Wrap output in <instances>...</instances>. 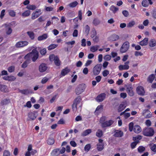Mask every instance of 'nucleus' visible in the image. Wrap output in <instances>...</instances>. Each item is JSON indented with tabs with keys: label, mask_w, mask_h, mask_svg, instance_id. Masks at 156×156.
<instances>
[{
	"label": "nucleus",
	"mask_w": 156,
	"mask_h": 156,
	"mask_svg": "<svg viewBox=\"0 0 156 156\" xmlns=\"http://www.w3.org/2000/svg\"><path fill=\"white\" fill-rule=\"evenodd\" d=\"M39 53L36 48L32 50V51L27 54L24 57V59L27 60H29L31 58L32 61L35 62L38 58Z\"/></svg>",
	"instance_id": "nucleus-1"
},
{
	"label": "nucleus",
	"mask_w": 156,
	"mask_h": 156,
	"mask_svg": "<svg viewBox=\"0 0 156 156\" xmlns=\"http://www.w3.org/2000/svg\"><path fill=\"white\" fill-rule=\"evenodd\" d=\"M81 101V99L80 96L78 97L75 99L72 105V109L74 112H76L77 110L80 111L81 110L82 106Z\"/></svg>",
	"instance_id": "nucleus-2"
},
{
	"label": "nucleus",
	"mask_w": 156,
	"mask_h": 156,
	"mask_svg": "<svg viewBox=\"0 0 156 156\" xmlns=\"http://www.w3.org/2000/svg\"><path fill=\"white\" fill-rule=\"evenodd\" d=\"M106 118L105 116H103L101 118L100 122L101 126L103 127L109 126L112 125L114 121L112 120H110L108 121H105Z\"/></svg>",
	"instance_id": "nucleus-3"
},
{
	"label": "nucleus",
	"mask_w": 156,
	"mask_h": 156,
	"mask_svg": "<svg viewBox=\"0 0 156 156\" xmlns=\"http://www.w3.org/2000/svg\"><path fill=\"white\" fill-rule=\"evenodd\" d=\"M143 135L145 136H151L154 135V131L152 128H146L143 129Z\"/></svg>",
	"instance_id": "nucleus-4"
},
{
	"label": "nucleus",
	"mask_w": 156,
	"mask_h": 156,
	"mask_svg": "<svg viewBox=\"0 0 156 156\" xmlns=\"http://www.w3.org/2000/svg\"><path fill=\"white\" fill-rule=\"evenodd\" d=\"M86 88L85 84H81L79 85L76 87L75 90V92L76 94L79 95L83 92Z\"/></svg>",
	"instance_id": "nucleus-5"
},
{
	"label": "nucleus",
	"mask_w": 156,
	"mask_h": 156,
	"mask_svg": "<svg viewBox=\"0 0 156 156\" xmlns=\"http://www.w3.org/2000/svg\"><path fill=\"white\" fill-rule=\"evenodd\" d=\"M129 43L128 41H126L124 43L122 46L120 51L122 53L126 52L129 49Z\"/></svg>",
	"instance_id": "nucleus-6"
},
{
	"label": "nucleus",
	"mask_w": 156,
	"mask_h": 156,
	"mask_svg": "<svg viewBox=\"0 0 156 156\" xmlns=\"http://www.w3.org/2000/svg\"><path fill=\"white\" fill-rule=\"evenodd\" d=\"M50 60L51 61H54L56 65L59 66L60 64V62L58 57L54 55H51L49 56Z\"/></svg>",
	"instance_id": "nucleus-7"
},
{
	"label": "nucleus",
	"mask_w": 156,
	"mask_h": 156,
	"mask_svg": "<svg viewBox=\"0 0 156 156\" xmlns=\"http://www.w3.org/2000/svg\"><path fill=\"white\" fill-rule=\"evenodd\" d=\"M42 13L41 10L40 9H37L31 15V18L34 20L38 17Z\"/></svg>",
	"instance_id": "nucleus-8"
},
{
	"label": "nucleus",
	"mask_w": 156,
	"mask_h": 156,
	"mask_svg": "<svg viewBox=\"0 0 156 156\" xmlns=\"http://www.w3.org/2000/svg\"><path fill=\"white\" fill-rule=\"evenodd\" d=\"M28 44V42L27 41H20L16 43L15 46L17 48L23 47L27 46Z\"/></svg>",
	"instance_id": "nucleus-9"
},
{
	"label": "nucleus",
	"mask_w": 156,
	"mask_h": 156,
	"mask_svg": "<svg viewBox=\"0 0 156 156\" xmlns=\"http://www.w3.org/2000/svg\"><path fill=\"white\" fill-rule=\"evenodd\" d=\"M101 70V65L97 64L95 66L93 69V73L95 75H98Z\"/></svg>",
	"instance_id": "nucleus-10"
},
{
	"label": "nucleus",
	"mask_w": 156,
	"mask_h": 156,
	"mask_svg": "<svg viewBox=\"0 0 156 156\" xmlns=\"http://www.w3.org/2000/svg\"><path fill=\"white\" fill-rule=\"evenodd\" d=\"M136 93L139 95L143 96L145 93L144 88L141 86H138L136 88Z\"/></svg>",
	"instance_id": "nucleus-11"
},
{
	"label": "nucleus",
	"mask_w": 156,
	"mask_h": 156,
	"mask_svg": "<svg viewBox=\"0 0 156 156\" xmlns=\"http://www.w3.org/2000/svg\"><path fill=\"white\" fill-rule=\"evenodd\" d=\"M129 62L128 61L125 62L124 65H121L119 66V70H128L129 68Z\"/></svg>",
	"instance_id": "nucleus-12"
},
{
	"label": "nucleus",
	"mask_w": 156,
	"mask_h": 156,
	"mask_svg": "<svg viewBox=\"0 0 156 156\" xmlns=\"http://www.w3.org/2000/svg\"><path fill=\"white\" fill-rule=\"evenodd\" d=\"M99 143L97 144V149L99 151H102L104 147V144L103 143V140L101 139L98 140Z\"/></svg>",
	"instance_id": "nucleus-13"
},
{
	"label": "nucleus",
	"mask_w": 156,
	"mask_h": 156,
	"mask_svg": "<svg viewBox=\"0 0 156 156\" xmlns=\"http://www.w3.org/2000/svg\"><path fill=\"white\" fill-rule=\"evenodd\" d=\"M36 114L37 112H30L28 114V120H34L37 117Z\"/></svg>",
	"instance_id": "nucleus-14"
},
{
	"label": "nucleus",
	"mask_w": 156,
	"mask_h": 156,
	"mask_svg": "<svg viewBox=\"0 0 156 156\" xmlns=\"http://www.w3.org/2000/svg\"><path fill=\"white\" fill-rule=\"evenodd\" d=\"M119 39V37L118 35L114 34L109 36L108 39L110 41H115L118 40Z\"/></svg>",
	"instance_id": "nucleus-15"
},
{
	"label": "nucleus",
	"mask_w": 156,
	"mask_h": 156,
	"mask_svg": "<svg viewBox=\"0 0 156 156\" xmlns=\"http://www.w3.org/2000/svg\"><path fill=\"white\" fill-rule=\"evenodd\" d=\"M47 69L46 65L44 63L41 64L38 67V70L40 73H43L45 72Z\"/></svg>",
	"instance_id": "nucleus-16"
},
{
	"label": "nucleus",
	"mask_w": 156,
	"mask_h": 156,
	"mask_svg": "<svg viewBox=\"0 0 156 156\" xmlns=\"http://www.w3.org/2000/svg\"><path fill=\"white\" fill-rule=\"evenodd\" d=\"M106 96V94L105 93H102L98 96L96 98V101L100 102L103 101L105 99Z\"/></svg>",
	"instance_id": "nucleus-17"
},
{
	"label": "nucleus",
	"mask_w": 156,
	"mask_h": 156,
	"mask_svg": "<svg viewBox=\"0 0 156 156\" xmlns=\"http://www.w3.org/2000/svg\"><path fill=\"white\" fill-rule=\"evenodd\" d=\"M150 47H154L156 46V40L154 39H151L148 43Z\"/></svg>",
	"instance_id": "nucleus-18"
},
{
	"label": "nucleus",
	"mask_w": 156,
	"mask_h": 156,
	"mask_svg": "<svg viewBox=\"0 0 156 156\" xmlns=\"http://www.w3.org/2000/svg\"><path fill=\"white\" fill-rule=\"evenodd\" d=\"M148 43V38H145L143 40L139 42V44L141 46L147 45Z\"/></svg>",
	"instance_id": "nucleus-19"
},
{
	"label": "nucleus",
	"mask_w": 156,
	"mask_h": 156,
	"mask_svg": "<svg viewBox=\"0 0 156 156\" xmlns=\"http://www.w3.org/2000/svg\"><path fill=\"white\" fill-rule=\"evenodd\" d=\"M133 130L135 133H139L141 131L142 129L139 126L135 125L134 126Z\"/></svg>",
	"instance_id": "nucleus-20"
},
{
	"label": "nucleus",
	"mask_w": 156,
	"mask_h": 156,
	"mask_svg": "<svg viewBox=\"0 0 156 156\" xmlns=\"http://www.w3.org/2000/svg\"><path fill=\"white\" fill-rule=\"evenodd\" d=\"M133 89V87L132 86L129 87L127 88V92L130 96H133L134 95V93Z\"/></svg>",
	"instance_id": "nucleus-21"
},
{
	"label": "nucleus",
	"mask_w": 156,
	"mask_h": 156,
	"mask_svg": "<svg viewBox=\"0 0 156 156\" xmlns=\"http://www.w3.org/2000/svg\"><path fill=\"white\" fill-rule=\"evenodd\" d=\"M123 135V133L122 131L120 130H116L115 131L114 135L115 136L117 137H120L122 136Z\"/></svg>",
	"instance_id": "nucleus-22"
},
{
	"label": "nucleus",
	"mask_w": 156,
	"mask_h": 156,
	"mask_svg": "<svg viewBox=\"0 0 156 156\" xmlns=\"http://www.w3.org/2000/svg\"><path fill=\"white\" fill-rule=\"evenodd\" d=\"M48 37V34H44L42 35L39 36L37 38V40L39 41H42L47 39Z\"/></svg>",
	"instance_id": "nucleus-23"
},
{
	"label": "nucleus",
	"mask_w": 156,
	"mask_h": 156,
	"mask_svg": "<svg viewBox=\"0 0 156 156\" xmlns=\"http://www.w3.org/2000/svg\"><path fill=\"white\" fill-rule=\"evenodd\" d=\"M59 149L58 148L55 149L52 151L51 155L53 156H57L59 154Z\"/></svg>",
	"instance_id": "nucleus-24"
},
{
	"label": "nucleus",
	"mask_w": 156,
	"mask_h": 156,
	"mask_svg": "<svg viewBox=\"0 0 156 156\" xmlns=\"http://www.w3.org/2000/svg\"><path fill=\"white\" fill-rule=\"evenodd\" d=\"M70 71V69H68V68H66L62 71L61 75L62 76H64L69 73Z\"/></svg>",
	"instance_id": "nucleus-25"
},
{
	"label": "nucleus",
	"mask_w": 156,
	"mask_h": 156,
	"mask_svg": "<svg viewBox=\"0 0 156 156\" xmlns=\"http://www.w3.org/2000/svg\"><path fill=\"white\" fill-rule=\"evenodd\" d=\"M92 130L90 129H86L82 133L81 135L83 136H85L90 134Z\"/></svg>",
	"instance_id": "nucleus-26"
},
{
	"label": "nucleus",
	"mask_w": 156,
	"mask_h": 156,
	"mask_svg": "<svg viewBox=\"0 0 156 156\" xmlns=\"http://www.w3.org/2000/svg\"><path fill=\"white\" fill-rule=\"evenodd\" d=\"M5 30L6 33L7 35L10 34L12 33V29L9 26H6Z\"/></svg>",
	"instance_id": "nucleus-27"
},
{
	"label": "nucleus",
	"mask_w": 156,
	"mask_h": 156,
	"mask_svg": "<svg viewBox=\"0 0 156 156\" xmlns=\"http://www.w3.org/2000/svg\"><path fill=\"white\" fill-rule=\"evenodd\" d=\"M155 78V76L154 74L150 75L148 78L147 81L150 83H152Z\"/></svg>",
	"instance_id": "nucleus-28"
},
{
	"label": "nucleus",
	"mask_w": 156,
	"mask_h": 156,
	"mask_svg": "<svg viewBox=\"0 0 156 156\" xmlns=\"http://www.w3.org/2000/svg\"><path fill=\"white\" fill-rule=\"evenodd\" d=\"M135 24V22L134 21H132L129 22L127 24V27L131 28L133 27Z\"/></svg>",
	"instance_id": "nucleus-29"
},
{
	"label": "nucleus",
	"mask_w": 156,
	"mask_h": 156,
	"mask_svg": "<svg viewBox=\"0 0 156 156\" xmlns=\"http://www.w3.org/2000/svg\"><path fill=\"white\" fill-rule=\"evenodd\" d=\"M0 90L4 92H7L9 91L8 88L5 85H2L0 88Z\"/></svg>",
	"instance_id": "nucleus-30"
},
{
	"label": "nucleus",
	"mask_w": 156,
	"mask_h": 156,
	"mask_svg": "<svg viewBox=\"0 0 156 156\" xmlns=\"http://www.w3.org/2000/svg\"><path fill=\"white\" fill-rule=\"evenodd\" d=\"M58 45L56 44H51L48 47V48L49 50H51L56 48Z\"/></svg>",
	"instance_id": "nucleus-31"
},
{
	"label": "nucleus",
	"mask_w": 156,
	"mask_h": 156,
	"mask_svg": "<svg viewBox=\"0 0 156 156\" xmlns=\"http://www.w3.org/2000/svg\"><path fill=\"white\" fill-rule=\"evenodd\" d=\"M110 9L114 13H116L119 10V9L118 8L113 5L111 6Z\"/></svg>",
	"instance_id": "nucleus-32"
},
{
	"label": "nucleus",
	"mask_w": 156,
	"mask_h": 156,
	"mask_svg": "<svg viewBox=\"0 0 156 156\" xmlns=\"http://www.w3.org/2000/svg\"><path fill=\"white\" fill-rule=\"evenodd\" d=\"M26 8L29 10H34L36 8L35 5H30L27 6Z\"/></svg>",
	"instance_id": "nucleus-33"
},
{
	"label": "nucleus",
	"mask_w": 156,
	"mask_h": 156,
	"mask_svg": "<svg viewBox=\"0 0 156 156\" xmlns=\"http://www.w3.org/2000/svg\"><path fill=\"white\" fill-rule=\"evenodd\" d=\"M31 12L29 10H26L22 14V16L23 17H26L29 16Z\"/></svg>",
	"instance_id": "nucleus-34"
},
{
	"label": "nucleus",
	"mask_w": 156,
	"mask_h": 156,
	"mask_svg": "<svg viewBox=\"0 0 156 156\" xmlns=\"http://www.w3.org/2000/svg\"><path fill=\"white\" fill-rule=\"evenodd\" d=\"M54 142V140L53 138H49L47 140V143L49 145H52L53 144Z\"/></svg>",
	"instance_id": "nucleus-35"
},
{
	"label": "nucleus",
	"mask_w": 156,
	"mask_h": 156,
	"mask_svg": "<svg viewBox=\"0 0 156 156\" xmlns=\"http://www.w3.org/2000/svg\"><path fill=\"white\" fill-rule=\"evenodd\" d=\"M49 80L48 77H43L41 81V83L42 84H44L46 83Z\"/></svg>",
	"instance_id": "nucleus-36"
},
{
	"label": "nucleus",
	"mask_w": 156,
	"mask_h": 156,
	"mask_svg": "<svg viewBox=\"0 0 156 156\" xmlns=\"http://www.w3.org/2000/svg\"><path fill=\"white\" fill-rule=\"evenodd\" d=\"M151 149L153 151H156V144H152L150 145Z\"/></svg>",
	"instance_id": "nucleus-37"
},
{
	"label": "nucleus",
	"mask_w": 156,
	"mask_h": 156,
	"mask_svg": "<svg viewBox=\"0 0 156 156\" xmlns=\"http://www.w3.org/2000/svg\"><path fill=\"white\" fill-rule=\"evenodd\" d=\"M78 4V3L76 1H75L71 2L69 4V6L71 8L75 7Z\"/></svg>",
	"instance_id": "nucleus-38"
},
{
	"label": "nucleus",
	"mask_w": 156,
	"mask_h": 156,
	"mask_svg": "<svg viewBox=\"0 0 156 156\" xmlns=\"http://www.w3.org/2000/svg\"><path fill=\"white\" fill-rule=\"evenodd\" d=\"M98 48L99 46L98 45L93 46L91 47L90 50L92 52H94L98 50Z\"/></svg>",
	"instance_id": "nucleus-39"
},
{
	"label": "nucleus",
	"mask_w": 156,
	"mask_h": 156,
	"mask_svg": "<svg viewBox=\"0 0 156 156\" xmlns=\"http://www.w3.org/2000/svg\"><path fill=\"white\" fill-rule=\"evenodd\" d=\"M27 33L31 39L33 40L34 39V34L33 32L31 31H29L27 32Z\"/></svg>",
	"instance_id": "nucleus-40"
},
{
	"label": "nucleus",
	"mask_w": 156,
	"mask_h": 156,
	"mask_svg": "<svg viewBox=\"0 0 156 156\" xmlns=\"http://www.w3.org/2000/svg\"><path fill=\"white\" fill-rule=\"evenodd\" d=\"M84 29L85 31V33L87 35L89 32L90 31V27H89L87 25H86L84 28Z\"/></svg>",
	"instance_id": "nucleus-41"
},
{
	"label": "nucleus",
	"mask_w": 156,
	"mask_h": 156,
	"mask_svg": "<svg viewBox=\"0 0 156 156\" xmlns=\"http://www.w3.org/2000/svg\"><path fill=\"white\" fill-rule=\"evenodd\" d=\"M125 108V106L124 105L121 104L118 107V110L119 112H120L124 110Z\"/></svg>",
	"instance_id": "nucleus-42"
},
{
	"label": "nucleus",
	"mask_w": 156,
	"mask_h": 156,
	"mask_svg": "<svg viewBox=\"0 0 156 156\" xmlns=\"http://www.w3.org/2000/svg\"><path fill=\"white\" fill-rule=\"evenodd\" d=\"M134 124L133 122H130L129 125V130L130 132H132L133 130Z\"/></svg>",
	"instance_id": "nucleus-43"
},
{
	"label": "nucleus",
	"mask_w": 156,
	"mask_h": 156,
	"mask_svg": "<svg viewBox=\"0 0 156 156\" xmlns=\"http://www.w3.org/2000/svg\"><path fill=\"white\" fill-rule=\"evenodd\" d=\"M109 73V71L107 69L104 70L102 72V74L103 76H107Z\"/></svg>",
	"instance_id": "nucleus-44"
},
{
	"label": "nucleus",
	"mask_w": 156,
	"mask_h": 156,
	"mask_svg": "<svg viewBox=\"0 0 156 156\" xmlns=\"http://www.w3.org/2000/svg\"><path fill=\"white\" fill-rule=\"evenodd\" d=\"M103 135L102 131L98 129L96 133V135L98 137H101Z\"/></svg>",
	"instance_id": "nucleus-45"
},
{
	"label": "nucleus",
	"mask_w": 156,
	"mask_h": 156,
	"mask_svg": "<svg viewBox=\"0 0 156 156\" xmlns=\"http://www.w3.org/2000/svg\"><path fill=\"white\" fill-rule=\"evenodd\" d=\"M40 54L42 55H44L47 52L46 49L45 48H43L41 49L40 51Z\"/></svg>",
	"instance_id": "nucleus-46"
},
{
	"label": "nucleus",
	"mask_w": 156,
	"mask_h": 156,
	"mask_svg": "<svg viewBox=\"0 0 156 156\" xmlns=\"http://www.w3.org/2000/svg\"><path fill=\"white\" fill-rule=\"evenodd\" d=\"M145 123L146 125L148 127L151 126L152 124L151 121L149 119L146 120Z\"/></svg>",
	"instance_id": "nucleus-47"
},
{
	"label": "nucleus",
	"mask_w": 156,
	"mask_h": 156,
	"mask_svg": "<svg viewBox=\"0 0 156 156\" xmlns=\"http://www.w3.org/2000/svg\"><path fill=\"white\" fill-rule=\"evenodd\" d=\"M91 146L90 144H87L84 147V150L86 151H88L90 149Z\"/></svg>",
	"instance_id": "nucleus-48"
},
{
	"label": "nucleus",
	"mask_w": 156,
	"mask_h": 156,
	"mask_svg": "<svg viewBox=\"0 0 156 156\" xmlns=\"http://www.w3.org/2000/svg\"><path fill=\"white\" fill-rule=\"evenodd\" d=\"M142 6L144 7H147L148 5V3L146 0H143L142 2Z\"/></svg>",
	"instance_id": "nucleus-49"
},
{
	"label": "nucleus",
	"mask_w": 156,
	"mask_h": 156,
	"mask_svg": "<svg viewBox=\"0 0 156 156\" xmlns=\"http://www.w3.org/2000/svg\"><path fill=\"white\" fill-rule=\"evenodd\" d=\"M138 151L140 153H142L145 151V148L144 147L140 146L138 148Z\"/></svg>",
	"instance_id": "nucleus-50"
},
{
	"label": "nucleus",
	"mask_w": 156,
	"mask_h": 156,
	"mask_svg": "<svg viewBox=\"0 0 156 156\" xmlns=\"http://www.w3.org/2000/svg\"><path fill=\"white\" fill-rule=\"evenodd\" d=\"M20 92L22 94H27L29 93V92L27 90H20Z\"/></svg>",
	"instance_id": "nucleus-51"
},
{
	"label": "nucleus",
	"mask_w": 156,
	"mask_h": 156,
	"mask_svg": "<svg viewBox=\"0 0 156 156\" xmlns=\"http://www.w3.org/2000/svg\"><path fill=\"white\" fill-rule=\"evenodd\" d=\"M111 58V56L109 55H105L104 57V59L106 61L110 60Z\"/></svg>",
	"instance_id": "nucleus-52"
},
{
	"label": "nucleus",
	"mask_w": 156,
	"mask_h": 156,
	"mask_svg": "<svg viewBox=\"0 0 156 156\" xmlns=\"http://www.w3.org/2000/svg\"><path fill=\"white\" fill-rule=\"evenodd\" d=\"M10 152L7 150H5L3 153V156H10Z\"/></svg>",
	"instance_id": "nucleus-53"
},
{
	"label": "nucleus",
	"mask_w": 156,
	"mask_h": 156,
	"mask_svg": "<svg viewBox=\"0 0 156 156\" xmlns=\"http://www.w3.org/2000/svg\"><path fill=\"white\" fill-rule=\"evenodd\" d=\"M78 35V31L77 30H75L73 34V37H77Z\"/></svg>",
	"instance_id": "nucleus-54"
},
{
	"label": "nucleus",
	"mask_w": 156,
	"mask_h": 156,
	"mask_svg": "<svg viewBox=\"0 0 156 156\" xmlns=\"http://www.w3.org/2000/svg\"><path fill=\"white\" fill-rule=\"evenodd\" d=\"M83 73L85 75H87L88 73V69L87 67L84 68L83 70Z\"/></svg>",
	"instance_id": "nucleus-55"
},
{
	"label": "nucleus",
	"mask_w": 156,
	"mask_h": 156,
	"mask_svg": "<svg viewBox=\"0 0 156 156\" xmlns=\"http://www.w3.org/2000/svg\"><path fill=\"white\" fill-rule=\"evenodd\" d=\"M92 62V61L91 60H87L85 64V66L86 67L88 66L91 64Z\"/></svg>",
	"instance_id": "nucleus-56"
},
{
	"label": "nucleus",
	"mask_w": 156,
	"mask_h": 156,
	"mask_svg": "<svg viewBox=\"0 0 156 156\" xmlns=\"http://www.w3.org/2000/svg\"><path fill=\"white\" fill-rule=\"evenodd\" d=\"M138 143V142L136 141H135L132 143L131 144V147L132 149L134 148Z\"/></svg>",
	"instance_id": "nucleus-57"
},
{
	"label": "nucleus",
	"mask_w": 156,
	"mask_h": 156,
	"mask_svg": "<svg viewBox=\"0 0 156 156\" xmlns=\"http://www.w3.org/2000/svg\"><path fill=\"white\" fill-rule=\"evenodd\" d=\"M143 55V54L141 52L136 51L135 53V55L136 56H142Z\"/></svg>",
	"instance_id": "nucleus-58"
},
{
	"label": "nucleus",
	"mask_w": 156,
	"mask_h": 156,
	"mask_svg": "<svg viewBox=\"0 0 156 156\" xmlns=\"http://www.w3.org/2000/svg\"><path fill=\"white\" fill-rule=\"evenodd\" d=\"M45 20V19L44 17L43 16L40 17L38 19L37 21L39 22H42Z\"/></svg>",
	"instance_id": "nucleus-59"
},
{
	"label": "nucleus",
	"mask_w": 156,
	"mask_h": 156,
	"mask_svg": "<svg viewBox=\"0 0 156 156\" xmlns=\"http://www.w3.org/2000/svg\"><path fill=\"white\" fill-rule=\"evenodd\" d=\"M9 15L11 16L14 17L16 15L15 12L13 10H10L9 12Z\"/></svg>",
	"instance_id": "nucleus-60"
},
{
	"label": "nucleus",
	"mask_w": 156,
	"mask_h": 156,
	"mask_svg": "<svg viewBox=\"0 0 156 156\" xmlns=\"http://www.w3.org/2000/svg\"><path fill=\"white\" fill-rule=\"evenodd\" d=\"M16 79V78L13 76H9L8 81H14Z\"/></svg>",
	"instance_id": "nucleus-61"
},
{
	"label": "nucleus",
	"mask_w": 156,
	"mask_h": 156,
	"mask_svg": "<svg viewBox=\"0 0 156 156\" xmlns=\"http://www.w3.org/2000/svg\"><path fill=\"white\" fill-rule=\"evenodd\" d=\"M14 67L13 66H11L9 67L8 69V71L9 72H12L14 70Z\"/></svg>",
	"instance_id": "nucleus-62"
},
{
	"label": "nucleus",
	"mask_w": 156,
	"mask_h": 156,
	"mask_svg": "<svg viewBox=\"0 0 156 156\" xmlns=\"http://www.w3.org/2000/svg\"><path fill=\"white\" fill-rule=\"evenodd\" d=\"M86 40L85 39H83L81 40V46L83 47H85L86 46Z\"/></svg>",
	"instance_id": "nucleus-63"
},
{
	"label": "nucleus",
	"mask_w": 156,
	"mask_h": 156,
	"mask_svg": "<svg viewBox=\"0 0 156 156\" xmlns=\"http://www.w3.org/2000/svg\"><path fill=\"white\" fill-rule=\"evenodd\" d=\"M45 9L47 11H51L53 9V8L51 6L46 7Z\"/></svg>",
	"instance_id": "nucleus-64"
}]
</instances>
